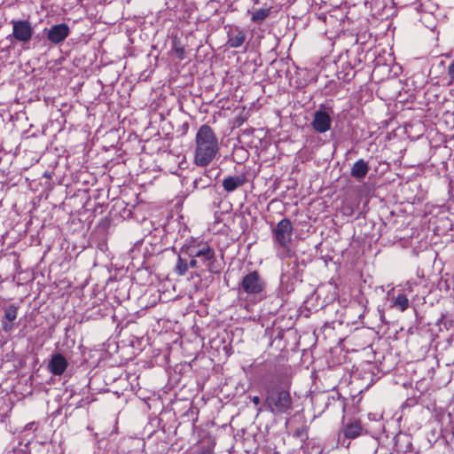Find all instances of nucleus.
<instances>
[{"instance_id":"9d476101","label":"nucleus","mask_w":454,"mask_h":454,"mask_svg":"<svg viewBox=\"0 0 454 454\" xmlns=\"http://www.w3.org/2000/svg\"><path fill=\"white\" fill-rule=\"evenodd\" d=\"M68 365L67 360L59 353L53 354L48 363L47 368L53 375L60 376Z\"/></svg>"},{"instance_id":"0eeeda50","label":"nucleus","mask_w":454,"mask_h":454,"mask_svg":"<svg viewBox=\"0 0 454 454\" xmlns=\"http://www.w3.org/2000/svg\"><path fill=\"white\" fill-rule=\"evenodd\" d=\"M200 262L210 273H218L222 269V262L215 256L214 251L207 245L200 244Z\"/></svg>"},{"instance_id":"f03ea898","label":"nucleus","mask_w":454,"mask_h":454,"mask_svg":"<svg viewBox=\"0 0 454 454\" xmlns=\"http://www.w3.org/2000/svg\"><path fill=\"white\" fill-rule=\"evenodd\" d=\"M265 406L273 414H282L292 410V397L286 386L271 381L266 388Z\"/></svg>"},{"instance_id":"a211bd4d","label":"nucleus","mask_w":454,"mask_h":454,"mask_svg":"<svg viewBox=\"0 0 454 454\" xmlns=\"http://www.w3.org/2000/svg\"><path fill=\"white\" fill-rule=\"evenodd\" d=\"M188 270V259L182 255L178 256L176 271L178 275H184Z\"/></svg>"},{"instance_id":"aec40b11","label":"nucleus","mask_w":454,"mask_h":454,"mask_svg":"<svg viewBox=\"0 0 454 454\" xmlns=\"http://www.w3.org/2000/svg\"><path fill=\"white\" fill-rule=\"evenodd\" d=\"M2 328H3L4 332L10 333L13 330L14 324H13V322H9L6 319L3 318L2 319Z\"/></svg>"},{"instance_id":"dca6fc26","label":"nucleus","mask_w":454,"mask_h":454,"mask_svg":"<svg viewBox=\"0 0 454 454\" xmlns=\"http://www.w3.org/2000/svg\"><path fill=\"white\" fill-rule=\"evenodd\" d=\"M220 174V170L217 168H211L210 169H207L204 173V176L207 178V180H203L200 177V182L204 183V186H208L211 184V183L215 180Z\"/></svg>"},{"instance_id":"f3484780","label":"nucleus","mask_w":454,"mask_h":454,"mask_svg":"<svg viewBox=\"0 0 454 454\" xmlns=\"http://www.w3.org/2000/svg\"><path fill=\"white\" fill-rule=\"evenodd\" d=\"M18 307L14 304H10L4 308V319L9 322H13L17 318Z\"/></svg>"},{"instance_id":"423d86ee","label":"nucleus","mask_w":454,"mask_h":454,"mask_svg":"<svg viewBox=\"0 0 454 454\" xmlns=\"http://www.w3.org/2000/svg\"><path fill=\"white\" fill-rule=\"evenodd\" d=\"M331 108H326L324 106H321L320 108L314 113L311 126L315 131L318 133H325L326 131L331 129Z\"/></svg>"},{"instance_id":"4be33fe9","label":"nucleus","mask_w":454,"mask_h":454,"mask_svg":"<svg viewBox=\"0 0 454 454\" xmlns=\"http://www.w3.org/2000/svg\"><path fill=\"white\" fill-rule=\"evenodd\" d=\"M415 285H416V283H415V282L407 281V282L405 283V285L403 286V290H402V292H401V293H404V294H406V295H407L408 294L412 293V292H413V286H414Z\"/></svg>"},{"instance_id":"9b49d317","label":"nucleus","mask_w":454,"mask_h":454,"mask_svg":"<svg viewBox=\"0 0 454 454\" xmlns=\"http://www.w3.org/2000/svg\"><path fill=\"white\" fill-rule=\"evenodd\" d=\"M362 430L363 427L360 422L354 419L343 427V429L339 435V441H340L341 434L346 439H355L362 434Z\"/></svg>"},{"instance_id":"412c9836","label":"nucleus","mask_w":454,"mask_h":454,"mask_svg":"<svg viewBox=\"0 0 454 454\" xmlns=\"http://www.w3.org/2000/svg\"><path fill=\"white\" fill-rule=\"evenodd\" d=\"M195 143H196V146L194 149V163L199 166V161H200V159H199V130L197 131V133L195 135Z\"/></svg>"},{"instance_id":"f257e3e1","label":"nucleus","mask_w":454,"mask_h":454,"mask_svg":"<svg viewBox=\"0 0 454 454\" xmlns=\"http://www.w3.org/2000/svg\"><path fill=\"white\" fill-rule=\"evenodd\" d=\"M293 236V224L288 218H283L272 229V237L274 245L283 248V253L279 254L282 259L288 258L290 262L286 263L287 268L292 265L291 270L286 269L285 264L282 267V278L290 279L296 278L297 260L294 254L288 248Z\"/></svg>"},{"instance_id":"2eb2a0df","label":"nucleus","mask_w":454,"mask_h":454,"mask_svg":"<svg viewBox=\"0 0 454 454\" xmlns=\"http://www.w3.org/2000/svg\"><path fill=\"white\" fill-rule=\"evenodd\" d=\"M215 445V439L211 435L200 434V454H212Z\"/></svg>"},{"instance_id":"6ab92c4d","label":"nucleus","mask_w":454,"mask_h":454,"mask_svg":"<svg viewBox=\"0 0 454 454\" xmlns=\"http://www.w3.org/2000/svg\"><path fill=\"white\" fill-rule=\"evenodd\" d=\"M270 14L269 9H258L255 10L252 14V20L257 23L264 20Z\"/></svg>"},{"instance_id":"5701e85b","label":"nucleus","mask_w":454,"mask_h":454,"mask_svg":"<svg viewBox=\"0 0 454 454\" xmlns=\"http://www.w3.org/2000/svg\"><path fill=\"white\" fill-rule=\"evenodd\" d=\"M448 75L450 77V82H452L454 81V59L448 67Z\"/></svg>"},{"instance_id":"6e6552de","label":"nucleus","mask_w":454,"mask_h":454,"mask_svg":"<svg viewBox=\"0 0 454 454\" xmlns=\"http://www.w3.org/2000/svg\"><path fill=\"white\" fill-rule=\"evenodd\" d=\"M43 33L51 43L59 44L68 37L70 28L66 23H60L53 25L50 28H44Z\"/></svg>"},{"instance_id":"4468645a","label":"nucleus","mask_w":454,"mask_h":454,"mask_svg":"<svg viewBox=\"0 0 454 454\" xmlns=\"http://www.w3.org/2000/svg\"><path fill=\"white\" fill-rule=\"evenodd\" d=\"M245 183V178L243 176H228L223 179V186L226 192H233L237 188L243 185Z\"/></svg>"},{"instance_id":"f8f14e48","label":"nucleus","mask_w":454,"mask_h":454,"mask_svg":"<svg viewBox=\"0 0 454 454\" xmlns=\"http://www.w3.org/2000/svg\"><path fill=\"white\" fill-rule=\"evenodd\" d=\"M369 169H370V167L368 165V162H366L363 159H360V160H356L351 167L350 175L352 177L360 181L366 176V175L369 172Z\"/></svg>"},{"instance_id":"1a4fd4ad","label":"nucleus","mask_w":454,"mask_h":454,"mask_svg":"<svg viewBox=\"0 0 454 454\" xmlns=\"http://www.w3.org/2000/svg\"><path fill=\"white\" fill-rule=\"evenodd\" d=\"M227 30V44L231 48L240 47L247 39V33L244 29L238 26H226Z\"/></svg>"},{"instance_id":"20e7f679","label":"nucleus","mask_w":454,"mask_h":454,"mask_svg":"<svg viewBox=\"0 0 454 454\" xmlns=\"http://www.w3.org/2000/svg\"><path fill=\"white\" fill-rule=\"evenodd\" d=\"M219 151L215 133L207 125L200 126V166L209 164Z\"/></svg>"},{"instance_id":"39448f33","label":"nucleus","mask_w":454,"mask_h":454,"mask_svg":"<svg viewBox=\"0 0 454 454\" xmlns=\"http://www.w3.org/2000/svg\"><path fill=\"white\" fill-rule=\"evenodd\" d=\"M11 24L12 25V35L16 41L27 43L31 40L34 28L28 20H12Z\"/></svg>"},{"instance_id":"b1692460","label":"nucleus","mask_w":454,"mask_h":454,"mask_svg":"<svg viewBox=\"0 0 454 454\" xmlns=\"http://www.w3.org/2000/svg\"><path fill=\"white\" fill-rule=\"evenodd\" d=\"M187 259H188V266L194 267L196 265L197 262H196L195 258H190V256H189Z\"/></svg>"},{"instance_id":"ddd939ff","label":"nucleus","mask_w":454,"mask_h":454,"mask_svg":"<svg viewBox=\"0 0 454 454\" xmlns=\"http://www.w3.org/2000/svg\"><path fill=\"white\" fill-rule=\"evenodd\" d=\"M410 307L409 299L404 293H398L391 299V308H394L401 312L405 311Z\"/></svg>"},{"instance_id":"393cba45","label":"nucleus","mask_w":454,"mask_h":454,"mask_svg":"<svg viewBox=\"0 0 454 454\" xmlns=\"http://www.w3.org/2000/svg\"><path fill=\"white\" fill-rule=\"evenodd\" d=\"M252 402L255 404V405H259L261 403V398L257 395L254 396L252 398Z\"/></svg>"},{"instance_id":"7ed1b4c3","label":"nucleus","mask_w":454,"mask_h":454,"mask_svg":"<svg viewBox=\"0 0 454 454\" xmlns=\"http://www.w3.org/2000/svg\"><path fill=\"white\" fill-rule=\"evenodd\" d=\"M265 287L266 284L262 276L254 270L243 277L239 285V294H245L247 301L256 303L264 298Z\"/></svg>"}]
</instances>
